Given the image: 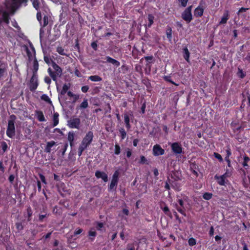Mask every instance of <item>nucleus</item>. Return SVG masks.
I'll list each match as a JSON object with an SVG mask.
<instances>
[{
    "instance_id": "c85d7f7f",
    "label": "nucleus",
    "mask_w": 250,
    "mask_h": 250,
    "mask_svg": "<svg viewBox=\"0 0 250 250\" xmlns=\"http://www.w3.org/2000/svg\"><path fill=\"white\" fill-rule=\"evenodd\" d=\"M236 74L239 78L243 79L246 76V72L243 71L241 68L238 67Z\"/></svg>"
},
{
    "instance_id": "aec40b11",
    "label": "nucleus",
    "mask_w": 250,
    "mask_h": 250,
    "mask_svg": "<svg viewBox=\"0 0 250 250\" xmlns=\"http://www.w3.org/2000/svg\"><path fill=\"white\" fill-rule=\"evenodd\" d=\"M124 122L126 128L127 130H129L131 128V125L130 124V118L127 113L124 114Z\"/></svg>"
},
{
    "instance_id": "412c9836",
    "label": "nucleus",
    "mask_w": 250,
    "mask_h": 250,
    "mask_svg": "<svg viewBox=\"0 0 250 250\" xmlns=\"http://www.w3.org/2000/svg\"><path fill=\"white\" fill-rule=\"evenodd\" d=\"M175 208L179 212L181 213L184 216H186V208L185 207H181L176 203L175 204Z\"/></svg>"
},
{
    "instance_id": "a211bd4d",
    "label": "nucleus",
    "mask_w": 250,
    "mask_h": 250,
    "mask_svg": "<svg viewBox=\"0 0 250 250\" xmlns=\"http://www.w3.org/2000/svg\"><path fill=\"white\" fill-rule=\"evenodd\" d=\"M105 59H106V62H107L112 63V64H113L114 66H115L116 67H118L120 65V62L118 61H117L109 56H106Z\"/></svg>"
},
{
    "instance_id": "c03bdc74",
    "label": "nucleus",
    "mask_w": 250,
    "mask_h": 250,
    "mask_svg": "<svg viewBox=\"0 0 250 250\" xmlns=\"http://www.w3.org/2000/svg\"><path fill=\"white\" fill-rule=\"evenodd\" d=\"M97 233L95 231L89 230L88 232V236L90 237H95L96 236ZM91 241H93L94 238H90Z\"/></svg>"
},
{
    "instance_id": "0e129e2a",
    "label": "nucleus",
    "mask_w": 250,
    "mask_h": 250,
    "mask_svg": "<svg viewBox=\"0 0 250 250\" xmlns=\"http://www.w3.org/2000/svg\"><path fill=\"white\" fill-rule=\"evenodd\" d=\"M248 9H249V8H248L241 7V8L239 9V11L237 12V14L239 15L240 13L245 12Z\"/></svg>"
},
{
    "instance_id": "f03ea898",
    "label": "nucleus",
    "mask_w": 250,
    "mask_h": 250,
    "mask_svg": "<svg viewBox=\"0 0 250 250\" xmlns=\"http://www.w3.org/2000/svg\"><path fill=\"white\" fill-rule=\"evenodd\" d=\"M52 67L53 69L50 67L48 68L47 72L52 80L57 83L58 78H60L62 75V70L54 61H52Z\"/></svg>"
},
{
    "instance_id": "bb28decb",
    "label": "nucleus",
    "mask_w": 250,
    "mask_h": 250,
    "mask_svg": "<svg viewBox=\"0 0 250 250\" xmlns=\"http://www.w3.org/2000/svg\"><path fill=\"white\" fill-rule=\"evenodd\" d=\"M170 185H171L173 188H175V187L174 185H173V181L168 178L165 182V188L167 190L170 189Z\"/></svg>"
},
{
    "instance_id": "473e14b6",
    "label": "nucleus",
    "mask_w": 250,
    "mask_h": 250,
    "mask_svg": "<svg viewBox=\"0 0 250 250\" xmlns=\"http://www.w3.org/2000/svg\"><path fill=\"white\" fill-rule=\"evenodd\" d=\"M163 79L165 81H166L167 82H169L176 86L179 85V84L175 83L174 81H173L171 80V77L170 76H164L163 77Z\"/></svg>"
},
{
    "instance_id": "f8f14e48",
    "label": "nucleus",
    "mask_w": 250,
    "mask_h": 250,
    "mask_svg": "<svg viewBox=\"0 0 250 250\" xmlns=\"http://www.w3.org/2000/svg\"><path fill=\"white\" fill-rule=\"evenodd\" d=\"M189 169L192 174L197 177L199 176V166L194 162H190L189 164Z\"/></svg>"
},
{
    "instance_id": "6e6d98bb",
    "label": "nucleus",
    "mask_w": 250,
    "mask_h": 250,
    "mask_svg": "<svg viewBox=\"0 0 250 250\" xmlns=\"http://www.w3.org/2000/svg\"><path fill=\"white\" fill-rule=\"evenodd\" d=\"M44 82L48 85H50L51 83V79L48 76H45L44 78Z\"/></svg>"
},
{
    "instance_id": "dca6fc26",
    "label": "nucleus",
    "mask_w": 250,
    "mask_h": 250,
    "mask_svg": "<svg viewBox=\"0 0 250 250\" xmlns=\"http://www.w3.org/2000/svg\"><path fill=\"white\" fill-rule=\"evenodd\" d=\"M214 179L216 180L218 184L220 186H225L226 183V180L221 175L219 176L216 174L214 176ZM227 181H228V180H227Z\"/></svg>"
},
{
    "instance_id": "f704fd0d",
    "label": "nucleus",
    "mask_w": 250,
    "mask_h": 250,
    "mask_svg": "<svg viewBox=\"0 0 250 250\" xmlns=\"http://www.w3.org/2000/svg\"><path fill=\"white\" fill-rule=\"evenodd\" d=\"M119 131L120 132V137L121 138V139L122 140L125 139L126 136V132L125 130V129L123 127H121L119 129Z\"/></svg>"
},
{
    "instance_id": "774afa93",
    "label": "nucleus",
    "mask_w": 250,
    "mask_h": 250,
    "mask_svg": "<svg viewBox=\"0 0 250 250\" xmlns=\"http://www.w3.org/2000/svg\"><path fill=\"white\" fill-rule=\"evenodd\" d=\"M177 203H178V205L180 206L181 207H185L184 206V201L181 199H179L177 200Z\"/></svg>"
},
{
    "instance_id": "ddd939ff",
    "label": "nucleus",
    "mask_w": 250,
    "mask_h": 250,
    "mask_svg": "<svg viewBox=\"0 0 250 250\" xmlns=\"http://www.w3.org/2000/svg\"><path fill=\"white\" fill-rule=\"evenodd\" d=\"M95 175L97 178H101L104 182H106L108 181L107 174L104 172L97 170L95 172Z\"/></svg>"
},
{
    "instance_id": "a19ab883",
    "label": "nucleus",
    "mask_w": 250,
    "mask_h": 250,
    "mask_svg": "<svg viewBox=\"0 0 250 250\" xmlns=\"http://www.w3.org/2000/svg\"><path fill=\"white\" fill-rule=\"evenodd\" d=\"M188 243L190 246H193L196 244V240L195 238L191 237L189 238Z\"/></svg>"
},
{
    "instance_id": "4c0bfd02",
    "label": "nucleus",
    "mask_w": 250,
    "mask_h": 250,
    "mask_svg": "<svg viewBox=\"0 0 250 250\" xmlns=\"http://www.w3.org/2000/svg\"><path fill=\"white\" fill-rule=\"evenodd\" d=\"M139 164H148V162L146 158V157L144 156H140V159L139 161Z\"/></svg>"
},
{
    "instance_id": "f257e3e1",
    "label": "nucleus",
    "mask_w": 250,
    "mask_h": 250,
    "mask_svg": "<svg viewBox=\"0 0 250 250\" xmlns=\"http://www.w3.org/2000/svg\"><path fill=\"white\" fill-rule=\"evenodd\" d=\"M32 2L33 7L37 10H39V0H30ZM28 0H6L4 4L7 9L9 10L10 14H14L16 10L21 5V4L26 3Z\"/></svg>"
},
{
    "instance_id": "c9c22d12",
    "label": "nucleus",
    "mask_w": 250,
    "mask_h": 250,
    "mask_svg": "<svg viewBox=\"0 0 250 250\" xmlns=\"http://www.w3.org/2000/svg\"><path fill=\"white\" fill-rule=\"evenodd\" d=\"M88 106V103L87 99H84L83 102L80 105V108L85 109Z\"/></svg>"
},
{
    "instance_id": "39448f33",
    "label": "nucleus",
    "mask_w": 250,
    "mask_h": 250,
    "mask_svg": "<svg viewBox=\"0 0 250 250\" xmlns=\"http://www.w3.org/2000/svg\"><path fill=\"white\" fill-rule=\"evenodd\" d=\"M192 8V5L188 7L181 14L182 18L186 21L187 23L190 22L193 19L191 13Z\"/></svg>"
},
{
    "instance_id": "b1692460",
    "label": "nucleus",
    "mask_w": 250,
    "mask_h": 250,
    "mask_svg": "<svg viewBox=\"0 0 250 250\" xmlns=\"http://www.w3.org/2000/svg\"><path fill=\"white\" fill-rule=\"evenodd\" d=\"M59 114L58 112H55L54 113L53 116V127H55L58 125L59 122Z\"/></svg>"
},
{
    "instance_id": "864d4df0",
    "label": "nucleus",
    "mask_w": 250,
    "mask_h": 250,
    "mask_svg": "<svg viewBox=\"0 0 250 250\" xmlns=\"http://www.w3.org/2000/svg\"><path fill=\"white\" fill-rule=\"evenodd\" d=\"M91 46L95 51L97 50V49H98L97 42L94 41V42H92L91 43Z\"/></svg>"
},
{
    "instance_id": "4468645a",
    "label": "nucleus",
    "mask_w": 250,
    "mask_h": 250,
    "mask_svg": "<svg viewBox=\"0 0 250 250\" xmlns=\"http://www.w3.org/2000/svg\"><path fill=\"white\" fill-rule=\"evenodd\" d=\"M57 145V143L54 141H51L47 142L46 146L44 148V152L47 153L51 152L52 148Z\"/></svg>"
},
{
    "instance_id": "a878e982",
    "label": "nucleus",
    "mask_w": 250,
    "mask_h": 250,
    "mask_svg": "<svg viewBox=\"0 0 250 250\" xmlns=\"http://www.w3.org/2000/svg\"><path fill=\"white\" fill-rule=\"evenodd\" d=\"M160 207L166 215H167V216H169L170 218L172 217V214L170 211L169 210V209L167 206L166 205L164 207H163L161 205Z\"/></svg>"
},
{
    "instance_id": "72a5a7b5",
    "label": "nucleus",
    "mask_w": 250,
    "mask_h": 250,
    "mask_svg": "<svg viewBox=\"0 0 250 250\" xmlns=\"http://www.w3.org/2000/svg\"><path fill=\"white\" fill-rule=\"evenodd\" d=\"M213 194L211 192H205L203 195V198L206 200H209L212 197Z\"/></svg>"
},
{
    "instance_id": "69168bd1",
    "label": "nucleus",
    "mask_w": 250,
    "mask_h": 250,
    "mask_svg": "<svg viewBox=\"0 0 250 250\" xmlns=\"http://www.w3.org/2000/svg\"><path fill=\"white\" fill-rule=\"evenodd\" d=\"M226 153L225 158H229L230 156L231 155V150L229 147H228L226 150Z\"/></svg>"
},
{
    "instance_id": "8fccbe9b",
    "label": "nucleus",
    "mask_w": 250,
    "mask_h": 250,
    "mask_svg": "<svg viewBox=\"0 0 250 250\" xmlns=\"http://www.w3.org/2000/svg\"><path fill=\"white\" fill-rule=\"evenodd\" d=\"M16 229L19 230H21L23 229V226H22L21 223L17 222L15 224Z\"/></svg>"
},
{
    "instance_id": "e2e57ef3",
    "label": "nucleus",
    "mask_w": 250,
    "mask_h": 250,
    "mask_svg": "<svg viewBox=\"0 0 250 250\" xmlns=\"http://www.w3.org/2000/svg\"><path fill=\"white\" fill-rule=\"evenodd\" d=\"M6 69L5 68L0 67V79L4 76Z\"/></svg>"
},
{
    "instance_id": "9b49d317",
    "label": "nucleus",
    "mask_w": 250,
    "mask_h": 250,
    "mask_svg": "<svg viewBox=\"0 0 250 250\" xmlns=\"http://www.w3.org/2000/svg\"><path fill=\"white\" fill-rule=\"evenodd\" d=\"M30 47L31 48L32 52H33V55L34 57V60L33 62V74L35 73V74H36V73L37 71L39 69V63L37 59H36L35 57L36 55V51L35 49L32 44H30Z\"/></svg>"
},
{
    "instance_id": "de8ad7c7",
    "label": "nucleus",
    "mask_w": 250,
    "mask_h": 250,
    "mask_svg": "<svg viewBox=\"0 0 250 250\" xmlns=\"http://www.w3.org/2000/svg\"><path fill=\"white\" fill-rule=\"evenodd\" d=\"M121 152V148L119 145L116 144L115 145V154L116 155H119Z\"/></svg>"
},
{
    "instance_id": "e433bc0d",
    "label": "nucleus",
    "mask_w": 250,
    "mask_h": 250,
    "mask_svg": "<svg viewBox=\"0 0 250 250\" xmlns=\"http://www.w3.org/2000/svg\"><path fill=\"white\" fill-rule=\"evenodd\" d=\"M41 99L47 103L51 104L52 101L46 94H43L41 96Z\"/></svg>"
},
{
    "instance_id": "7c9ffc66",
    "label": "nucleus",
    "mask_w": 250,
    "mask_h": 250,
    "mask_svg": "<svg viewBox=\"0 0 250 250\" xmlns=\"http://www.w3.org/2000/svg\"><path fill=\"white\" fill-rule=\"evenodd\" d=\"M48 24V16L45 15L43 18V21H42V25L41 26L42 28H44Z\"/></svg>"
},
{
    "instance_id": "338daca9",
    "label": "nucleus",
    "mask_w": 250,
    "mask_h": 250,
    "mask_svg": "<svg viewBox=\"0 0 250 250\" xmlns=\"http://www.w3.org/2000/svg\"><path fill=\"white\" fill-rule=\"evenodd\" d=\"M89 87L87 85H84L82 87L81 90L83 92L86 93L88 91Z\"/></svg>"
},
{
    "instance_id": "c756f323",
    "label": "nucleus",
    "mask_w": 250,
    "mask_h": 250,
    "mask_svg": "<svg viewBox=\"0 0 250 250\" xmlns=\"http://www.w3.org/2000/svg\"><path fill=\"white\" fill-rule=\"evenodd\" d=\"M120 173L118 170H116L112 176L111 181L117 183H118Z\"/></svg>"
},
{
    "instance_id": "3c124183",
    "label": "nucleus",
    "mask_w": 250,
    "mask_h": 250,
    "mask_svg": "<svg viewBox=\"0 0 250 250\" xmlns=\"http://www.w3.org/2000/svg\"><path fill=\"white\" fill-rule=\"evenodd\" d=\"M43 59L44 62L48 65H49L51 63H52V61H53L47 56H44Z\"/></svg>"
},
{
    "instance_id": "0eeeda50",
    "label": "nucleus",
    "mask_w": 250,
    "mask_h": 250,
    "mask_svg": "<svg viewBox=\"0 0 250 250\" xmlns=\"http://www.w3.org/2000/svg\"><path fill=\"white\" fill-rule=\"evenodd\" d=\"M205 5V2L202 0L200 1L199 4L197 7L194 11V16L196 17H201L203 14L204 11V5Z\"/></svg>"
},
{
    "instance_id": "37998d69",
    "label": "nucleus",
    "mask_w": 250,
    "mask_h": 250,
    "mask_svg": "<svg viewBox=\"0 0 250 250\" xmlns=\"http://www.w3.org/2000/svg\"><path fill=\"white\" fill-rule=\"evenodd\" d=\"M250 160V158L247 155L244 157V162L242 163V165L244 167H248V162Z\"/></svg>"
},
{
    "instance_id": "58836bf2",
    "label": "nucleus",
    "mask_w": 250,
    "mask_h": 250,
    "mask_svg": "<svg viewBox=\"0 0 250 250\" xmlns=\"http://www.w3.org/2000/svg\"><path fill=\"white\" fill-rule=\"evenodd\" d=\"M117 184H118V183L111 181V183L108 187V190L111 191V190L114 189V188L116 189Z\"/></svg>"
},
{
    "instance_id": "4be33fe9",
    "label": "nucleus",
    "mask_w": 250,
    "mask_h": 250,
    "mask_svg": "<svg viewBox=\"0 0 250 250\" xmlns=\"http://www.w3.org/2000/svg\"><path fill=\"white\" fill-rule=\"evenodd\" d=\"M166 33L168 41L171 42L172 38V29L169 26H167Z\"/></svg>"
},
{
    "instance_id": "20e7f679",
    "label": "nucleus",
    "mask_w": 250,
    "mask_h": 250,
    "mask_svg": "<svg viewBox=\"0 0 250 250\" xmlns=\"http://www.w3.org/2000/svg\"><path fill=\"white\" fill-rule=\"evenodd\" d=\"M93 138V132L91 131H88L83 139L80 145L87 148L92 142Z\"/></svg>"
},
{
    "instance_id": "052dcab7",
    "label": "nucleus",
    "mask_w": 250,
    "mask_h": 250,
    "mask_svg": "<svg viewBox=\"0 0 250 250\" xmlns=\"http://www.w3.org/2000/svg\"><path fill=\"white\" fill-rule=\"evenodd\" d=\"M68 147V144L67 143H65L64 145L63 146V147L61 149V151L62 152V155H64L67 148Z\"/></svg>"
},
{
    "instance_id": "09e8293b",
    "label": "nucleus",
    "mask_w": 250,
    "mask_h": 250,
    "mask_svg": "<svg viewBox=\"0 0 250 250\" xmlns=\"http://www.w3.org/2000/svg\"><path fill=\"white\" fill-rule=\"evenodd\" d=\"M85 147H83V146L80 145L78 148V155L79 156H81L82 155L83 152L84 151L85 149H86Z\"/></svg>"
},
{
    "instance_id": "2f4dec72",
    "label": "nucleus",
    "mask_w": 250,
    "mask_h": 250,
    "mask_svg": "<svg viewBox=\"0 0 250 250\" xmlns=\"http://www.w3.org/2000/svg\"><path fill=\"white\" fill-rule=\"evenodd\" d=\"M70 87V85L66 83L64 84L62 86V89L61 91V94L62 95H65L67 92L68 90Z\"/></svg>"
},
{
    "instance_id": "4d7b16f0",
    "label": "nucleus",
    "mask_w": 250,
    "mask_h": 250,
    "mask_svg": "<svg viewBox=\"0 0 250 250\" xmlns=\"http://www.w3.org/2000/svg\"><path fill=\"white\" fill-rule=\"evenodd\" d=\"M39 177H40L42 182L45 185L47 184V182H46L45 176L42 173H39Z\"/></svg>"
},
{
    "instance_id": "680f3d73",
    "label": "nucleus",
    "mask_w": 250,
    "mask_h": 250,
    "mask_svg": "<svg viewBox=\"0 0 250 250\" xmlns=\"http://www.w3.org/2000/svg\"><path fill=\"white\" fill-rule=\"evenodd\" d=\"M7 145L5 142L1 143V147L3 152H5L7 149Z\"/></svg>"
},
{
    "instance_id": "bf43d9fd",
    "label": "nucleus",
    "mask_w": 250,
    "mask_h": 250,
    "mask_svg": "<svg viewBox=\"0 0 250 250\" xmlns=\"http://www.w3.org/2000/svg\"><path fill=\"white\" fill-rule=\"evenodd\" d=\"M173 214H174V216L175 217V218H176V220L178 221V223L179 224L181 223V222H182L181 219L179 217V216H178L177 213L176 212V211H175V210H173Z\"/></svg>"
},
{
    "instance_id": "7ed1b4c3",
    "label": "nucleus",
    "mask_w": 250,
    "mask_h": 250,
    "mask_svg": "<svg viewBox=\"0 0 250 250\" xmlns=\"http://www.w3.org/2000/svg\"><path fill=\"white\" fill-rule=\"evenodd\" d=\"M16 120V116L15 115L12 114L10 116L9 119L8 121L6 135L10 138H13L16 134V129L15 126Z\"/></svg>"
},
{
    "instance_id": "2eb2a0df",
    "label": "nucleus",
    "mask_w": 250,
    "mask_h": 250,
    "mask_svg": "<svg viewBox=\"0 0 250 250\" xmlns=\"http://www.w3.org/2000/svg\"><path fill=\"white\" fill-rule=\"evenodd\" d=\"M183 56L187 62H189L190 52L187 47L185 46L182 49Z\"/></svg>"
},
{
    "instance_id": "393cba45",
    "label": "nucleus",
    "mask_w": 250,
    "mask_h": 250,
    "mask_svg": "<svg viewBox=\"0 0 250 250\" xmlns=\"http://www.w3.org/2000/svg\"><path fill=\"white\" fill-rule=\"evenodd\" d=\"M147 19H148V22L147 24L146 25V26L148 28H150L151 27L152 25L154 23V17L153 16V15L152 14H149L147 16Z\"/></svg>"
},
{
    "instance_id": "cd10ccee",
    "label": "nucleus",
    "mask_w": 250,
    "mask_h": 250,
    "mask_svg": "<svg viewBox=\"0 0 250 250\" xmlns=\"http://www.w3.org/2000/svg\"><path fill=\"white\" fill-rule=\"evenodd\" d=\"M88 80L92 82H101L102 78L98 75H91L88 77Z\"/></svg>"
},
{
    "instance_id": "603ef678",
    "label": "nucleus",
    "mask_w": 250,
    "mask_h": 250,
    "mask_svg": "<svg viewBox=\"0 0 250 250\" xmlns=\"http://www.w3.org/2000/svg\"><path fill=\"white\" fill-rule=\"evenodd\" d=\"M189 0H178V1L180 2V6L183 7H185L187 3Z\"/></svg>"
},
{
    "instance_id": "6ab92c4d",
    "label": "nucleus",
    "mask_w": 250,
    "mask_h": 250,
    "mask_svg": "<svg viewBox=\"0 0 250 250\" xmlns=\"http://www.w3.org/2000/svg\"><path fill=\"white\" fill-rule=\"evenodd\" d=\"M36 116L38 120L40 122H44L45 121L42 111L41 110H36L35 111Z\"/></svg>"
},
{
    "instance_id": "f3484780",
    "label": "nucleus",
    "mask_w": 250,
    "mask_h": 250,
    "mask_svg": "<svg viewBox=\"0 0 250 250\" xmlns=\"http://www.w3.org/2000/svg\"><path fill=\"white\" fill-rule=\"evenodd\" d=\"M229 18V12L228 10L225 11L224 12L223 17L221 18V21H219V24H226L227 22V21Z\"/></svg>"
},
{
    "instance_id": "6e6552de",
    "label": "nucleus",
    "mask_w": 250,
    "mask_h": 250,
    "mask_svg": "<svg viewBox=\"0 0 250 250\" xmlns=\"http://www.w3.org/2000/svg\"><path fill=\"white\" fill-rule=\"evenodd\" d=\"M39 83L37 76L35 73L33 74L29 84V89L31 92H34L38 87Z\"/></svg>"
},
{
    "instance_id": "13d9d810",
    "label": "nucleus",
    "mask_w": 250,
    "mask_h": 250,
    "mask_svg": "<svg viewBox=\"0 0 250 250\" xmlns=\"http://www.w3.org/2000/svg\"><path fill=\"white\" fill-rule=\"evenodd\" d=\"M96 229L98 230H100L104 227V224L102 222H96Z\"/></svg>"
},
{
    "instance_id": "79ce46f5",
    "label": "nucleus",
    "mask_w": 250,
    "mask_h": 250,
    "mask_svg": "<svg viewBox=\"0 0 250 250\" xmlns=\"http://www.w3.org/2000/svg\"><path fill=\"white\" fill-rule=\"evenodd\" d=\"M57 52L60 55H66V54L64 52L63 48L61 46H58L57 48Z\"/></svg>"
},
{
    "instance_id": "5701e85b",
    "label": "nucleus",
    "mask_w": 250,
    "mask_h": 250,
    "mask_svg": "<svg viewBox=\"0 0 250 250\" xmlns=\"http://www.w3.org/2000/svg\"><path fill=\"white\" fill-rule=\"evenodd\" d=\"M67 139L69 142L70 145L72 146L74 144V133L73 131H69L68 133Z\"/></svg>"
},
{
    "instance_id": "49530a36",
    "label": "nucleus",
    "mask_w": 250,
    "mask_h": 250,
    "mask_svg": "<svg viewBox=\"0 0 250 250\" xmlns=\"http://www.w3.org/2000/svg\"><path fill=\"white\" fill-rule=\"evenodd\" d=\"M37 19L39 22L40 25H42V16L41 12L40 11H38L37 13Z\"/></svg>"
},
{
    "instance_id": "423d86ee",
    "label": "nucleus",
    "mask_w": 250,
    "mask_h": 250,
    "mask_svg": "<svg viewBox=\"0 0 250 250\" xmlns=\"http://www.w3.org/2000/svg\"><path fill=\"white\" fill-rule=\"evenodd\" d=\"M68 125L70 128L79 129L81 125V120L79 118L72 117L67 122Z\"/></svg>"
},
{
    "instance_id": "ea45409f",
    "label": "nucleus",
    "mask_w": 250,
    "mask_h": 250,
    "mask_svg": "<svg viewBox=\"0 0 250 250\" xmlns=\"http://www.w3.org/2000/svg\"><path fill=\"white\" fill-rule=\"evenodd\" d=\"M27 213L28 217V221H29L31 220V217L32 215L33 211L30 207H28L27 208Z\"/></svg>"
},
{
    "instance_id": "9d476101",
    "label": "nucleus",
    "mask_w": 250,
    "mask_h": 250,
    "mask_svg": "<svg viewBox=\"0 0 250 250\" xmlns=\"http://www.w3.org/2000/svg\"><path fill=\"white\" fill-rule=\"evenodd\" d=\"M152 151L153 155L155 156L163 155L165 152V150L158 144H156L153 146Z\"/></svg>"
},
{
    "instance_id": "5fc2aeb1",
    "label": "nucleus",
    "mask_w": 250,
    "mask_h": 250,
    "mask_svg": "<svg viewBox=\"0 0 250 250\" xmlns=\"http://www.w3.org/2000/svg\"><path fill=\"white\" fill-rule=\"evenodd\" d=\"M26 51L27 55L28 57L29 60H31L32 58L33 57V55L32 54V52L31 51H30V50L27 47H26Z\"/></svg>"
},
{
    "instance_id": "a18cd8bd",
    "label": "nucleus",
    "mask_w": 250,
    "mask_h": 250,
    "mask_svg": "<svg viewBox=\"0 0 250 250\" xmlns=\"http://www.w3.org/2000/svg\"><path fill=\"white\" fill-rule=\"evenodd\" d=\"M213 156H214V157L215 158H216L218 160V161L220 162H222L223 161V159L221 156V155L219 154L218 153H217V152H214L213 153Z\"/></svg>"
},
{
    "instance_id": "1a4fd4ad",
    "label": "nucleus",
    "mask_w": 250,
    "mask_h": 250,
    "mask_svg": "<svg viewBox=\"0 0 250 250\" xmlns=\"http://www.w3.org/2000/svg\"><path fill=\"white\" fill-rule=\"evenodd\" d=\"M170 147L173 154L180 155L182 153L183 148L180 143L178 142L173 143L171 144Z\"/></svg>"
}]
</instances>
